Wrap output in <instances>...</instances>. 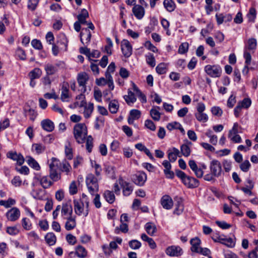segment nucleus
I'll list each match as a JSON object with an SVG mask.
<instances>
[{
    "label": "nucleus",
    "mask_w": 258,
    "mask_h": 258,
    "mask_svg": "<svg viewBox=\"0 0 258 258\" xmlns=\"http://www.w3.org/2000/svg\"><path fill=\"white\" fill-rule=\"evenodd\" d=\"M64 219L67 220L65 224V228L67 230H71L76 227V222L75 218L71 217Z\"/></svg>",
    "instance_id": "7c9ffc66"
},
{
    "label": "nucleus",
    "mask_w": 258,
    "mask_h": 258,
    "mask_svg": "<svg viewBox=\"0 0 258 258\" xmlns=\"http://www.w3.org/2000/svg\"><path fill=\"white\" fill-rule=\"evenodd\" d=\"M65 154L68 159L71 160L72 159L73 156V151L70 143H68V144L65 146Z\"/></svg>",
    "instance_id": "6e6d98bb"
},
{
    "label": "nucleus",
    "mask_w": 258,
    "mask_h": 258,
    "mask_svg": "<svg viewBox=\"0 0 258 258\" xmlns=\"http://www.w3.org/2000/svg\"><path fill=\"white\" fill-rule=\"evenodd\" d=\"M22 227L26 230H29L31 228L32 224L29 219L24 218L22 220Z\"/></svg>",
    "instance_id": "bf43d9fd"
},
{
    "label": "nucleus",
    "mask_w": 258,
    "mask_h": 258,
    "mask_svg": "<svg viewBox=\"0 0 258 258\" xmlns=\"http://www.w3.org/2000/svg\"><path fill=\"white\" fill-rule=\"evenodd\" d=\"M132 12L138 20H141L145 14L144 8L139 5H135L132 9Z\"/></svg>",
    "instance_id": "dca6fc26"
},
{
    "label": "nucleus",
    "mask_w": 258,
    "mask_h": 258,
    "mask_svg": "<svg viewBox=\"0 0 258 258\" xmlns=\"http://www.w3.org/2000/svg\"><path fill=\"white\" fill-rule=\"evenodd\" d=\"M119 108V103L116 100H112L110 101L108 105L109 111L113 114L116 113Z\"/></svg>",
    "instance_id": "473e14b6"
},
{
    "label": "nucleus",
    "mask_w": 258,
    "mask_h": 258,
    "mask_svg": "<svg viewBox=\"0 0 258 258\" xmlns=\"http://www.w3.org/2000/svg\"><path fill=\"white\" fill-rule=\"evenodd\" d=\"M220 243L224 244L229 247H233L235 245V243L232 238H223Z\"/></svg>",
    "instance_id": "603ef678"
},
{
    "label": "nucleus",
    "mask_w": 258,
    "mask_h": 258,
    "mask_svg": "<svg viewBox=\"0 0 258 258\" xmlns=\"http://www.w3.org/2000/svg\"><path fill=\"white\" fill-rule=\"evenodd\" d=\"M133 182L139 186H143L147 180V175L142 171L137 172L133 176Z\"/></svg>",
    "instance_id": "9d476101"
},
{
    "label": "nucleus",
    "mask_w": 258,
    "mask_h": 258,
    "mask_svg": "<svg viewBox=\"0 0 258 258\" xmlns=\"http://www.w3.org/2000/svg\"><path fill=\"white\" fill-rule=\"evenodd\" d=\"M256 10L254 8H250L248 14H247V17L249 22H254L256 18Z\"/></svg>",
    "instance_id": "37998d69"
},
{
    "label": "nucleus",
    "mask_w": 258,
    "mask_h": 258,
    "mask_svg": "<svg viewBox=\"0 0 258 258\" xmlns=\"http://www.w3.org/2000/svg\"><path fill=\"white\" fill-rule=\"evenodd\" d=\"M184 209L183 205L182 202L180 201H178L175 205V209L173 212L174 214L179 215L181 214Z\"/></svg>",
    "instance_id": "a18cd8bd"
},
{
    "label": "nucleus",
    "mask_w": 258,
    "mask_h": 258,
    "mask_svg": "<svg viewBox=\"0 0 258 258\" xmlns=\"http://www.w3.org/2000/svg\"><path fill=\"white\" fill-rule=\"evenodd\" d=\"M128 95L124 96L123 98L128 105H132L136 101V98L133 92L128 90Z\"/></svg>",
    "instance_id": "2f4dec72"
},
{
    "label": "nucleus",
    "mask_w": 258,
    "mask_h": 258,
    "mask_svg": "<svg viewBox=\"0 0 258 258\" xmlns=\"http://www.w3.org/2000/svg\"><path fill=\"white\" fill-rule=\"evenodd\" d=\"M250 162H249L248 160H245L243 162H242L240 165V169L244 172H247L250 167Z\"/></svg>",
    "instance_id": "052dcab7"
},
{
    "label": "nucleus",
    "mask_w": 258,
    "mask_h": 258,
    "mask_svg": "<svg viewBox=\"0 0 258 258\" xmlns=\"http://www.w3.org/2000/svg\"><path fill=\"white\" fill-rule=\"evenodd\" d=\"M166 253L170 256H178L182 253V249L179 246L172 245L168 247L165 250Z\"/></svg>",
    "instance_id": "ddd939ff"
},
{
    "label": "nucleus",
    "mask_w": 258,
    "mask_h": 258,
    "mask_svg": "<svg viewBox=\"0 0 258 258\" xmlns=\"http://www.w3.org/2000/svg\"><path fill=\"white\" fill-rule=\"evenodd\" d=\"M128 226L127 224L124 223H121L119 227H117L114 230L116 234H119L120 231L123 233H126L128 231Z\"/></svg>",
    "instance_id": "49530a36"
},
{
    "label": "nucleus",
    "mask_w": 258,
    "mask_h": 258,
    "mask_svg": "<svg viewBox=\"0 0 258 258\" xmlns=\"http://www.w3.org/2000/svg\"><path fill=\"white\" fill-rule=\"evenodd\" d=\"M195 116L197 119L201 122H206L208 120V115L204 113V112H196L195 113Z\"/></svg>",
    "instance_id": "79ce46f5"
},
{
    "label": "nucleus",
    "mask_w": 258,
    "mask_h": 258,
    "mask_svg": "<svg viewBox=\"0 0 258 258\" xmlns=\"http://www.w3.org/2000/svg\"><path fill=\"white\" fill-rule=\"evenodd\" d=\"M163 5L166 10L169 12H173L176 8L175 4L172 0H164Z\"/></svg>",
    "instance_id": "f704fd0d"
},
{
    "label": "nucleus",
    "mask_w": 258,
    "mask_h": 258,
    "mask_svg": "<svg viewBox=\"0 0 258 258\" xmlns=\"http://www.w3.org/2000/svg\"><path fill=\"white\" fill-rule=\"evenodd\" d=\"M77 255L80 258H84L87 255V251L86 249L82 246H78L76 248L75 252H71L69 254V256L71 257Z\"/></svg>",
    "instance_id": "4be33fe9"
},
{
    "label": "nucleus",
    "mask_w": 258,
    "mask_h": 258,
    "mask_svg": "<svg viewBox=\"0 0 258 258\" xmlns=\"http://www.w3.org/2000/svg\"><path fill=\"white\" fill-rule=\"evenodd\" d=\"M86 184L89 192L94 195L98 190V183L97 178L94 175L89 174L86 180Z\"/></svg>",
    "instance_id": "7ed1b4c3"
},
{
    "label": "nucleus",
    "mask_w": 258,
    "mask_h": 258,
    "mask_svg": "<svg viewBox=\"0 0 258 258\" xmlns=\"http://www.w3.org/2000/svg\"><path fill=\"white\" fill-rule=\"evenodd\" d=\"M89 17V13L88 11L84 9L82 10L81 13L77 16L78 21H76L74 25V29L77 32L81 30V25H88V29L91 30L94 29V26L92 22H88L86 19Z\"/></svg>",
    "instance_id": "f03ea898"
},
{
    "label": "nucleus",
    "mask_w": 258,
    "mask_h": 258,
    "mask_svg": "<svg viewBox=\"0 0 258 258\" xmlns=\"http://www.w3.org/2000/svg\"><path fill=\"white\" fill-rule=\"evenodd\" d=\"M141 115V112L138 109H132L130 112V116L135 120L138 119Z\"/></svg>",
    "instance_id": "e2e57ef3"
},
{
    "label": "nucleus",
    "mask_w": 258,
    "mask_h": 258,
    "mask_svg": "<svg viewBox=\"0 0 258 258\" xmlns=\"http://www.w3.org/2000/svg\"><path fill=\"white\" fill-rule=\"evenodd\" d=\"M160 109V107L155 106L150 110V115L155 121H159L160 119L161 113L159 111Z\"/></svg>",
    "instance_id": "c756f323"
},
{
    "label": "nucleus",
    "mask_w": 258,
    "mask_h": 258,
    "mask_svg": "<svg viewBox=\"0 0 258 258\" xmlns=\"http://www.w3.org/2000/svg\"><path fill=\"white\" fill-rule=\"evenodd\" d=\"M146 57L147 63L152 67H155L156 63L155 59L153 54L152 53H148Z\"/></svg>",
    "instance_id": "864d4df0"
},
{
    "label": "nucleus",
    "mask_w": 258,
    "mask_h": 258,
    "mask_svg": "<svg viewBox=\"0 0 258 258\" xmlns=\"http://www.w3.org/2000/svg\"><path fill=\"white\" fill-rule=\"evenodd\" d=\"M32 150L35 151L37 154H40L45 151V147L41 144H33Z\"/></svg>",
    "instance_id": "a19ab883"
},
{
    "label": "nucleus",
    "mask_w": 258,
    "mask_h": 258,
    "mask_svg": "<svg viewBox=\"0 0 258 258\" xmlns=\"http://www.w3.org/2000/svg\"><path fill=\"white\" fill-rule=\"evenodd\" d=\"M180 151L182 154L185 157H188L190 154V147L186 144H183L180 146Z\"/></svg>",
    "instance_id": "8fccbe9b"
},
{
    "label": "nucleus",
    "mask_w": 258,
    "mask_h": 258,
    "mask_svg": "<svg viewBox=\"0 0 258 258\" xmlns=\"http://www.w3.org/2000/svg\"><path fill=\"white\" fill-rule=\"evenodd\" d=\"M190 244L191 245L190 249L192 252H198L201 247V240L198 237H195L192 238L190 241Z\"/></svg>",
    "instance_id": "cd10ccee"
},
{
    "label": "nucleus",
    "mask_w": 258,
    "mask_h": 258,
    "mask_svg": "<svg viewBox=\"0 0 258 258\" xmlns=\"http://www.w3.org/2000/svg\"><path fill=\"white\" fill-rule=\"evenodd\" d=\"M86 149L89 153H91L93 147V139L91 136H89L86 138Z\"/></svg>",
    "instance_id": "c03bdc74"
},
{
    "label": "nucleus",
    "mask_w": 258,
    "mask_h": 258,
    "mask_svg": "<svg viewBox=\"0 0 258 258\" xmlns=\"http://www.w3.org/2000/svg\"><path fill=\"white\" fill-rule=\"evenodd\" d=\"M145 229L147 233L151 236H153L157 231L155 225L151 222H148L146 224Z\"/></svg>",
    "instance_id": "72a5a7b5"
},
{
    "label": "nucleus",
    "mask_w": 258,
    "mask_h": 258,
    "mask_svg": "<svg viewBox=\"0 0 258 258\" xmlns=\"http://www.w3.org/2000/svg\"><path fill=\"white\" fill-rule=\"evenodd\" d=\"M7 157L14 161H16L19 165H22L24 162V158L21 154H17L16 152H10L7 154Z\"/></svg>",
    "instance_id": "5701e85b"
},
{
    "label": "nucleus",
    "mask_w": 258,
    "mask_h": 258,
    "mask_svg": "<svg viewBox=\"0 0 258 258\" xmlns=\"http://www.w3.org/2000/svg\"><path fill=\"white\" fill-rule=\"evenodd\" d=\"M89 76L85 72H82L78 75L77 81L79 85L82 87L81 92L85 93L86 91V83L89 80Z\"/></svg>",
    "instance_id": "6e6552de"
},
{
    "label": "nucleus",
    "mask_w": 258,
    "mask_h": 258,
    "mask_svg": "<svg viewBox=\"0 0 258 258\" xmlns=\"http://www.w3.org/2000/svg\"><path fill=\"white\" fill-rule=\"evenodd\" d=\"M118 181L119 184L122 188L123 195L124 196H130L133 192V187L130 183L124 181L122 178H119Z\"/></svg>",
    "instance_id": "2eb2a0df"
},
{
    "label": "nucleus",
    "mask_w": 258,
    "mask_h": 258,
    "mask_svg": "<svg viewBox=\"0 0 258 258\" xmlns=\"http://www.w3.org/2000/svg\"><path fill=\"white\" fill-rule=\"evenodd\" d=\"M189 45L187 42L182 43L178 48V52L180 54H184L187 52Z\"/></svg>",
    "instance_id": "5fc2aeb1"
},
{
    "label": "nucleus",
    "mask_w": 258,
    "mask_h": 258,
    "mask_svg": "<svg viewBox=\"0 0 258 258\" xmlns=\"http://www.w3.org/2000/svg\"><path fill=\"white\" fill-rule=\"evenodd\" d=\"M15 203L16 201L15 200L11 198H9L7 201L1 200L0 205L4 206L6 208H8L10 207L11 206L15 205Z\"/></svg>",
    "instance_id": "de8ad7c7"
},
{
    "label": "nucleus",
    "mask_w": 258,
    "mask_h": 258,
    "mask_svg": "<svg viewBox=\"0 0 258 258\" xmlns=\"http://www.w3.org/2000/svg\"><path fill=\"white\" fill-rule=\"evenodd\" d=\"M167 154L168 159L171 162H175L178 156L180 157L179 150L175 147L168 149Z\"/></svg>",
    "instance_id": "412c9836"
},
{
    "label": "nucleus",
    "mask_w": 258,
    "mask_h": 258,
    "mask_svg": "<svg viewBox=\"0 0 258 258\" xmlns=\"http://www.w3.org/2000/svg\"><path fill=\"white\" fill-rule=\"evenodd\" d=\"M87 134V127L85 123H79L74 125L73 134L78 144H82L85 142Z\"/></svg>",
    "instance_id": "f257e3e1"
},
{
    "label": "nucleus",
    "mask_w": 258,
    "mask_h": 258,
    "mask_svg": "<svg viewBox=\"0 0 258 258\" xmlns=\"http://www.w3.org/2000/svg\"><path fill=\"white\" fill-rule=\"evenodd\" d=\"M71 95L67 86L63 85L61 89L60 99L62 102H69Z\"/></svg>",
    "instance_id": "bb28decb"
},
{
    "label": "nucleus",
    "mask_w": 258,
    "mask_h": 258,
    "mask_svg": "<svg viewBox=\"0 0 258 258\" xmlns=\"http://www.w3.org/2000/svg\"><path fill=\"white\" fill-rule=\"evenodd\" d=\"M156 72L160 75L164 74L166 73L167 67L165 63H159L156 68Z\"/></svg>",
    "instance_id": "09e8293b"
},
{
    "label": "nucleus",
    "mask_w": 258,
    "mask_h": 258,
    "mask_svg": "<svg viewBox=\"0 0 258 258\" xmlns=\"http://www.w3.org/2000/svg\"><path fill=\"white\" fill-rule=\"evenodd\" d=\"M72 169V167L68 162L64 161L61 164V171L66 172L68 175Z\"/></svg>",
    "instance_id": "3c124183"
},
{
    "label": "nucleus",
    "mask_w": 258,
    "mask_h": 258,
    "mask_svg": "<svg viewBox=\"0 0 258 258\" xmlns=\"http://www.w3.org/2000/svg\"><path fill=\"white\" fill-rule=\"evenodd\" d=\"M238 103H239L244 108H248L251 105V101L250 98H246L242 101H239Z\"/></svg>",
    "instance_id": "69168bd1"
},
{
    "label": "nucleus",
    "mask_w": 258,
    "mask_h": 258,
    "mask_svg": "<svg viewBox=\"0 0 258 258\" xmlns=\"http://www.w3.org/2000/svg\"><path fill=\"white\" fill-rule=\"evenodd\" d=\"M27 164L32 168L36 170H39L40 169V166H39L38 162L32 157H27Z\"/></svg>",
    "instance_id": "4c0bfd02"
},
{
    "label": "nucleus",
    "mask_w": 258,
    "mask_h": 258,
    "mask_svg": "<svg viewBox=\"0 0 258 258\" xmlns=\"http://www.w3.org/2000/svg\"><path fill=\"white\" fill-rule=\"evenodd\" d=\"M40 184L44 188H48L52 185L53 182L51 180L49 176H43L38 178Z\"/></svg>",
    "instance_id": "393cba45"
},
{
    "label": "nucleus",
    "mask_w": 258,
    "mask_h": 258,
    "mask_svg": "<svg viewBox=\"0 0 258 258\" xmlns=\"http://www.w3.org/2000/svg\"><path fill=\"white\" fill-rule=\"evenodd\" d=\"M160 203L162 207L167 210L171 209L173 205L172 199L168 195L163 196L161 199Z\"/></svg>",
    "instance_id": "aec40b11"
},
{
    "label": "nucleus",
    "mask_w": 258,
    "mask_h": 258,
    "mask_svg": "<svg viewBox=\"0 0 258 258\" xmlns=\"http://www.w3.org/2000/svg\"><path fill=\"white\" fill-rule=\"evenodd\" d=\"M73 215V207L71 204V201L69 200L63 202L62 204L61 209V216L64 219L71 217Z\"/></svg>",
    "instance_id": "423d86ee"
},
{
    "label": "nucleus",
    "mask_w": 258,
    "mask_h": 258,
    "mask_svg": "<svg viewBox=\"0 0 258 258\" xmlns=\"http://www.w3.org/2000/svg\"><path fill=\"white\" fill-rule=\"evenodd\" d=\"M105 171L107 175L110 178L115 177V170L114 166L106 164L104 168Z\"/></svg>",
    "instance_id": "ea45409f"
},
{
    "label": "nucleus",
    "mask_w": 258,
    "mask_h": 258,
    "mask_svg": "<svg viewBox=\"0 0 258 258\" xmlns=\"http://www.w3.org/2000/svg\"><path fill=\"white\" fill-rule=\"evenodd\" d=\"M58 166L59 160L54 157H52L51 159V162L49 165V170L57 169Z\"/></svg>",
    "instance_id": "13d9d810"
},
{
    "label": "nucleus",
    "mask_w": 258,
    "mask_h": 258,
    "mask_svg": "<svg viewBox=\"0 0 258 258\" xmlns=\"http://www.w3.org/2000/svg\"><path fill=\"white\" fill-rule=\"evenodd\" d=\"M20 211L16 207H14L9 210L6 213V217L9 221H15L19 219Z\"/></svg>",
    "instance_id": "4468645a"
},
{
    "label": "nucleus",
    "mask_w": 258,
    "mask_h": 258,
    "mask_svg": "<svg viewBox=\"0 0 258 258\" xmlns=\"http://www.w3.org/2000/svg\"><path fill=\"white\" fill-rule=\"evenodd\" d=\"M130 247L133 249H138L141 246V243L137 240H132L129 241Z\"/></svg>",
    "instance_id": "4d7b16f0"
},
{
    "label": "nucleus",
    "mask_w": 258,
    "mask_h": 258,
    "mask_svg": "<svg viewBox=\"0 0 258 258\" xmlns=\"http://www.w3.org/2000/svg\"><path fill=\"white\" fill-rule=\"evenodd\" d=\"M49 176L53 182H56L61 179V173L57 169H51L49 171Z\"/></svg>",
    "instance_id": "c85d7f7f"
},
{
    "label": "nucleus",
    "mask_w": 258,
    "mask_h": 258,
    "mask_svg": "<svg viewBox=\"0 0 258 258\" xmlns=\"http://www.w3.org/2000/svg\"><path fill=\"white\" fill-rule=\"evenodd\" d=\"M257 46V41L255 38H250L248 39L245 44L244 50L247 51H252L255 50Z\"/></svg>",
    "instance_id": "a878e982"
},
{
    "label": "nucleus",
    "mask_w": 258,
    "mask_h": 258,
    "mask_svg": "<svg viewBox=\"0 0 258 258\" xmlns=\"http://www.w3.org/2000/svg\"><path fill=\"white\" fill-rule=\"evenodd\" d=\"M42 128L45 131L51 132L54 128V123L49 119H43L41 122Z\"/></svg>",
    "instance_id": "b1692460"
},
{
    "label": "nucleus",
    "mask_w": 258,
    "mask_h": 258,
    "mask_svg": "<svg viewBox=\"0 0 258 258\" xmlns=\"http://www.w3.org/2000/svg\"><path fill=\"white\" fill-rule=\"evenodd\" d=\"M210 171L215 177H219L222 172V166L220 162L217 160H213L210 163Z\"/></svg>",
    "instance_id": "0eeeda50"
},
{
    "label": "nucleus",
    "mask_w": 258,
    "mask_h": 258,
    "mask_svg": "<svg viewBox=\"0 0 258 258\" xmlns=\"http://www.w3.org/2000/svg\"><path fill=\"white\" fill-rule=\"evenodd\" d=\"M107 44L105 46V51L109 55L112 53L111 48L113 46L112 42L110 38H107L106 39Z\"/></svg>",
    "instance_id": "680f3d73"
},
{
    "label": "nucleus",
    "mask_w": 258,
    "mask_h": 258,
    "mask_svg": "<svg viewBox=\"0 0 258 258\" xmlns=\"http://www.w3.org/2000/svg\"><path fill=\"white\" fill-rule=\"evenodd\" d=\"M79 107H84L83 114L85 118H89L94 110V104L93 103L89 102L87 103L86 101L77 102L75 103Z\"/></svg>",
    "instance_id": "20e7f679"
},
{
    "label": "nucleus",
    "mask_w": 258,
    "mask_h": 258,
    "mask_svg": "<svg viewBox=\"0 0 258 258\" xmlns=\"http://www.w3.org/2000/svg\"><path fill=\"white\" fill-rule=\"evenodd\" d=\"M188 165L198 178H201L203 177L204 172L202 171V168L198 167L194 160H189L188 162Z\"/></svg>",
    "instance_id": "6ab92c4d"
},
{
    "label": "nucleus",
    "mask_w": 258,
    "mask_h": 258,
    "mask_svg": "<svg viewBox=\"0 0 258 258\" xmlns=\"http://www.w3.org/2000/svg\"><path fill=\"white\" fill-rule=\"evenodd\" d=\"M182 182L188 188H195L199 185V180L194 177L187 176L183 179Z\"/></svg>",
    "instance_id": "a211bd4d"
},
{
    "label": "nucleus",
    "mask_w": 258,
    "mask_h": 258,
    "mask_svg": "<svg viewBox=\"0 0 258 258\" xmlns=\"http://www.w3.org/2000/svg\"><path fill=\"white\" fill-rule=\"evenodd\" d=\"M62 62L59 61L57 63L52 64L51 63H48L44 66V70L45 71L46 75L51 76L55 74L58 71V68L59 67Z\"/></svg>",
    "instance_id": "9b49d317"
},
{
    "label": "nucleus",
    "mask_w": 258,
    "mask_h": 258,
    "mask_svg": "<svg viewBox=\"0 0 258 258\" xmlns=\"http://www.w3.org/2000/svg\"><path fill=\"white\" fill-rule=\"evenodd\" d=\"M45 239L46 243L49 245H54L56 240V238L54 233L52 232L48 233L45 236Z\"/></svg>",
    "instance_id": "c9c22d12"
},
{
    "label": "nucleus",
    "mask_w": 258,
    "mask_h": 258,
    "mask_svg": "<svg viewBox=\"0 0 258 258\" xmlns=\"http://www.w3.org/2000/svg\"><path fill=\"white\" fill-rule=\"evenodd\" d=\"M42 75V71L38 68L32 70L29 74L30 80L38 79Z\"/></svg>",
    "instance_id": "e433bc0d"
},
{
    "label": "nucleus",
    "mask_w": 258,
    "mask_h": 258,
    "mask_svg": "<svg viewBox=\"0 0 258 258\" xmlns=\"http://www.w3.org/2000/svg\"><path fill=\"white\" fill-rule=\"evenodd\" d=\"M7 232L10 235H15L19 232V230L16 226L8 227L7 228Z\"/></svg>",
    "instance_id": "338daca9"
},
{
    "label": "nucleus",
    "mask_w": 258,
    "mask_h": 258,
    "mask_svg": "<svg viewBox=\"0 0 258 258\" xmlns=\"http://www.w3.org/2000/svg\"><path fill=\"white\" fill-rule=\"evenodd\" d=\"M74 210L75 213L79 216L83 214L85 217L88 215V210L84 212V203L80 200H74Z\"/></svg>",
    "instance_id": "1a4fd4ad"
},
{
    "label": "nucleus",
    "mask_w": 258,
    "mask_h": 258,
    "mask_svg": "<svg viewBox=\"0 0 258 258\" xmlns=\"http://www.w3.org/2000/svg\"><path fill=\"white\" fill-rule=\"evenodd\" d=\"M104 197L106 201L110 203H113L115 201V196L113 192L110 190H106L104 193Z\"/></svg>",
    "instance_id": "58836bf2"
},
{
    "label": "nucleus",
    "mask_w": 258,
    "mask_h": 258,
    "mask_svg": "<svg viewBox=\"0 0 258 258\" xmlns=\"http://www.w3.org/2000/svg\"><path fill=\"white\" fill-rule=\"evenodd\" d=\"M16 55L22 60H25L26 58L25 52L21 48H17L16 50Z\"/></svg>",
    "instance_id": "774afa93"
},
{
    "label": "nucleus",
    "mask_w": 258,
    "mask_h": 258,
    "mask_svg": "<svg viewBox=\"0 0 258 258\" xmlns=\"http://www.w3.org/2000/svg\"><path fill=\"white\" fill-rule=\"evenodd\" d=\"M121 49L123 55L126 57H130L132 54V46L127 40L123 39L121 41Z\"/></svg>",
    "instance_id": "f8f14e48"
},
{
    "label": "nucleus",
    "mask_w": 258,
    "mask_h": 258,
    "mask_svg": "<svg viewBox=\"0 0 258 258\" xmlns=\"http://www.w3.org/2000/svg\"><path fill=\"white\" fill-rule=\"evenodd\" d=\"M205 72L211 77H219L222 73V69L218 65L208 64L205 67Z\"/></svg>",
    "instance_id": "39448f33"
},
{
    "label": "nucleus",
    "mask_w": 258,
    "mask_h": 258,
    "mask_svg": "<svg viewBox=\"0 0 258 258\" xmlns=\"http://www.w3.org/2000/svg\"><path fill=\"white\" fill-rule=\"evenodd\" d=\"M69 191L70 194L72 195H74L77 194L78 191V188L76 181H73L70 183L69 186Z\"/></svg>",
    "instance_id": "0e129e2a"
},
{
    "label": "nucleus",
    "mask_w": 258,
    "mask_h": 258,
    "mask_svg": "<svg viewBox=\"0 0 258 258\" xmlns=\"http://www.w3.org/2000/svg\"><path fill=\"white\" fill-rule=\"evenodd\" d=\"M80 40L83 45L88 44L91 40V34L88 28H84L82 29V31L80 34Z\"/></svg>",
    "instance_id": "f3484780"
}]
</instances>
